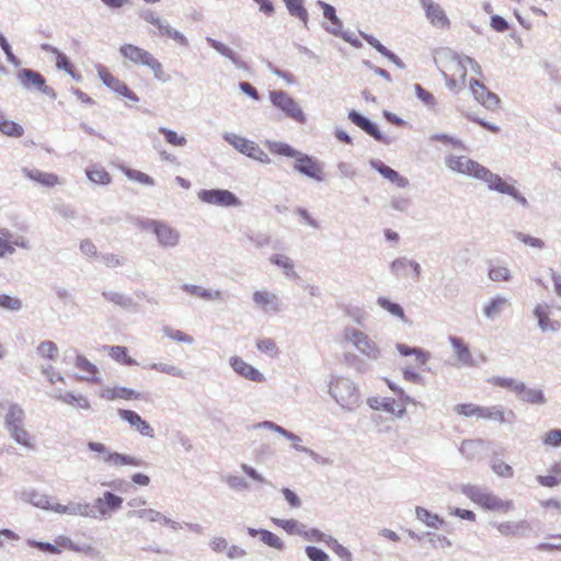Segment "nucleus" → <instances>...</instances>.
Listing matches in <instances>:
<instances>
[{"mask_svg":"<svg viewBox=\"0 0 561 561\" xmlns=\"http://www.w3.org/2000/svg\"><path fill=\"white\" fill-rule=\"evenodd\" d=\"M516 393L520 396V399L523 401L531 404H541L545 402V396L542 391L539 389H528L524 385V389L517 390Z\"/></svg>","mask_w":561,"mask_h":561,"instance_id":"nucleus-34","label":"nucleus"},{"mask_svg":"<svg viewBox=\"0 0 561 561\" xmlns=\"http://www.w3.org/2000/svg\"><path fill=\"white\" fill-rule=\"evenodd\" d=\"M289 13L294 16H297L299 20L307 25L308 22V12L304 7L302 0H284Z\"/></svg>","mask_w":561,"mask_h":561,"instance_id":"nucleus-35","label":"nucleus"},{"mask_svg":"<svg viewBox=\"0 0 561 561\" xmlns=\"http://www.w3.org/2000/svg\"><path fill=\"white\" fill-rule=\"evenodd\" d=\"M260 538L268 547L275 548L277 550L284 549V543L282 539L270 530L261 529Z\"/></svg>","mask_w":561,"mask_h":561,"instance_id":"nucleus-45","label":"nucleus"},{"mask_svg":"<svg viewBox=\"0 0 561 561\" xmlns=\"http://www.w3.org/2000/svg\"><path fill=\"white\" fill-rule=\"evenodd\" d=\"M225 138L241 153L263 163H268L271 161L268 154L265 153L254 141L234 134L227 135Z\"/></svg>","mask_w":561,"mask_h":561,"instance_id":"nucleus-8","label":"nucleus"},{"mask_svg":"<svg viewBox=\"0 0 561 561\" xmlns=\"http://www.w3.org/2000/svg\"><path fill=\"white\" fill-rule=\"evenodd\" d=\"M119 416L128 422L133 427L136 428L144 436H153V430L148 422L141 419L139 414L131 410H118Z\"/></svg>","mask_w":561,"mask_h":561,"instance_id":"nucleus-15","label":"nucleus"},{"mask_svg":"<svg viewBox=\"0 0 561 561\" xmlns=\"http://www.w3.org/2000/svg\"><path fill=\"white\" fill-rule=\"evenodd\" d=\"M489 277L493 282H506L511 278V273L505 266H494L490 268Z\"/></svg>","mask_w":561,"mask_h":561,"instance_id":"nucleus-51","label":"nucleus"},{"mask_svg":"<svg viewBox=\"0 0 561 561\" xmlns=\"http://www.w3.org/2000/svg\"><path fill=\"white\" fill-rule=\"evenodd\" d=\"M494 191H497V192L503 193V194L511 195L514 198H516L517 201H520L522 203L526 202V199L523 196L519 195L517 190L513 185L506 183L503 179L500 180V182L496 185V188Z\"/></svg>","mask_w":561,"mask_h":561,"instance_id":"nucleus-52","label":"nucleus"},{"mask_svg":"<svg viewBox=\"0 0 561 561\" xmlns=\"http://www.w3.org/2000/svg\"><path fill=\"white\" fill-rule=\"evenodd\" d=\"M294 168L301 174L313 179L316 181H323L324 171L323 165L316 158L308 154L298 153L295 160Z\"/></svg>","mask_w":561,"mask_h":561,"instance_id":"nucleus-9","label":"nucleus"},{"mask_svg":"<svg viewBox=\"0 0 561 561\" xmlns=\"http://www.w3.org/2000/svg\"><path fill=\"white\" fill-rule=\"evenodd\" d=\"M11 437L21 446L27 449H34L36 446L35 436H33L24 426L13 428L10 432Z\"/></svg>","mask_w":561,"mask_h":561,"instance_id":"nucleus-26","label":"nucleus"},{"mask_svg":"<svg viewBox=\"0 0 561 561\" xmlns=\"http://www.w3.org/2000/svg\"><path fill=\"white\" fill-rule=\"evenodd\" d=\"M268 148L271 152L285 156V157H297L298 152L291 148L289 145L284 142H268Z\"/></svg>","mask_w":561,"mask_h":561,"instance_id":"nucleus-46","label":"nucleus"},{"mask_svg":"<svg viewBox=\"0 0 561 561\" xmlns=\"http://www.w3.org/2000/svg\"><path fill=\"white\" fill-rule=\"evenodd\" d=\"M378 305L381 308H383L387 311H389L391 314L397 316V317H399L401 319L404 318V312H403V309L401 308L400 305L391 302L389 299L383 298V297H380L378 299Z\"/></svg>","mask_w":561,"mask_h":561,"instance_id":"nucleus-49","label":"nucleus"},{"mask_svg":"<svg viewBox=\"0 0 561 561\" xmlns=\"http://www.w3.org/2000/svg\"><path fill=\"white\" fill-rule=\"evenodd\" d=\"M85 175L95 185H108L112 183V175L110 172L99 163H92L87 167Z\"/></svg>","mask_w":561,"mask_h":561,"instance_id":"nucleus-17","label":"nucleus"},{"mask_svg":"<svg viewBox=\"0 0 561 561\" xmlns=\"http://www.w3.org/2000/svg\"><path fill=\"white\" fill-rule=\"evenodd\" d=\"M14 252V247L11 242V234L8 230L1 232L0 236V257Z\"/></svg>","mask_w":561,"mask_h":561,"instance_id":"nucleus-50","label":"nucleus"},{"mask_svg":"<svg viewBox=\"0 0 561 561\" xmlns=\"http://www.w3.org/2000/svg\"><path fill=\"white\" fill-rule=\"evenodd\" d=\"M415 93H416L417 98L421 101H423L425 104L433 105L435 103L434 95L430 91L422 88L420 84L415 85Z\"/></svg>","mask_w":561,"mask_h":561,"instance_id":"nucleus-62","label":"nucleus"},{"mask_svg":"<svg viewBox=\"0 0 561 561\" xmlns=\"http://www.w3.org/2000/svg\"><path fill=\"white\" fill-rule=\"evenodd\" d=\"M270 100L279 110H282L288 117L297 123L304 124L306 116L299 104L286 92L278 90L270 92Z\"/></svg>","mask_w":561,"mask_h":561,"instance_id":"nucleus-7","label":"nucleus"},{"mask_svg":"<svg viewBox=\"0 0 561 561\" xmlns=\"http://www.w3.org/2000/svg\"><path fill=\"white\" fill-rule=\"evenodd\" d=\"M256 347L267 354L271 357H276L278 355V347L274 340L272 339H262L256 342Z\"/></svg>","mask_w":561,"mask_h":561,"instance_id":"nucleus-48","label":"nucleus"},{"mask_svg":"<svg viewBox=\"0 0 561 561\" xmlns=\"http://www.w3.org/2000/svg\"><path fill=\"white\" fill-rule=\"evenodd\" d=\"M201 201L207 204L217 206H238L240 205L239 198L227 190H203L198 193Z\"/></svg>","mask_w":561,"mask_h":561,"instance_id":"nucleus-10","label":"nucleus"},{"mask_svg":"<svg viewBox=\"0 0 561 561\" xmlns=\"http://www.w3.org/2000/svg\"><path fill=\"white\" fill-rule=\"evenodd\" d=\"M119 54L136 66L148 67L157 80L163 82L169 80L162 64L150 51L137 45L126 43L119 47Z\"/></svg>","mask_w":561,"mask_h":561,"instance_id":"nucleus-2","label":"nucleus"},{"mask_svg":"<svg viewBox=\"0 0 561 561\" xmlns=\"http://www.w3.org/2000/svg\"><path fill=\"white\" fill-rule=\"evenodd\" d=\"M482 445V439H466L461 444L460 451L466 456H470L472 449H474L476 447H480Z\"/></svg>","mask_w":561,"mask_h":561,"instance_id":"nucleus-64","label":"nucleus"},{"mask_svg":"<svg viewBox=\"0 0 561 561\" xmlns=\"http://www.w3.org/2000/svg\"><path fill=\"white\" fill-rule=\"evenodd\" d=\"M343 339L368 357L376 358L379 354V348L376 343L360 330L347 327L343 331Z\"/></svg>","mask_w":561,"mask_h":561,"instance_id":"nucleus-5","label":"nucleus"},{"mask_svg":"<svg viewBox=\"0 0 561 561\" xmlns=\"http://www.w3.org/2000/svg\"><path fill=\"white\" fill-rule=\"evenodd\" d=\"M80 250L88 257H94L98 254L95 244L89 239L81 241Z\"/></svg>","mask_w":561,"mask_h":561,"instance_id":"nucleus-63","label":"nucleus"},{"mask_svg":"<svg viewBox=\"0 0 561 561\" xmlns=\"http://www.w3.org/2000/svg\"><path fill=\"white\" fill-rule=\"evenodd\" d=\"M348 118L352 123H354L356 126L365 130L369 136L374 137L377 140L381 139V134L374 123L362 116L355 111H351L348 114Z\"/></svg>","mask_w":561,"mask_h":561,"instance_id":"nucleus-24","label":"nucleus"},{"mask_svg":"<svg viewBox=\"0 0 561 561\" xmlns=\"http://www.w3.org/2000/svg\"><path fill=\"white\" fill-rule=\"evenodd\" d=\"M488 382L491 383L492 386H495V387L513 390L514 392H516L517 390H523L524 389V383L523 382H518V381H516L515 379H512V378L491 377V378L488 379Z\"/></svg>","mask_w":561,"mask_h":561,"instance_id":"nucleus-38","label":"nucleus"},{"mask_svg":"<svg viewBox=\"0 0 561 561\" xmlns=\"http://www.w3.org/2000/svg\"><path fill=\"white\" fill-rule=\"evenodd\" d=\"M446 165L455 172L462 173L466 175H470L473 178L478 176L479 169H481V164L469 159L466 156H449L446 159Z\"/></svg>","mask_w":561,"mask_h":561,"instance_id":"nucleus-11","label":"nucleus"},{"mask_svg":"<svg viewBox=\"0 0 561 561\" xmlns=\"http://www.w3.org/2000/svg\"><path fill=\"white\" fill-rule=\"evenodd\" d=\"M104 350L107 352V354L110 355V357L112 359H114L115 362H117L122 365L133 366V365L137 364L136 360H134L128 355V350L125 346H119V345L105 346Z\"/></svg>","mask_w":561,"mask_h":561,"instance_id":"nucleus-27","label":"nucleus"},{"mask_svg":"<svg viewBox=\"0 0 561 561\" xmlns=\"http://www.w3.org/2000/svg\"><path fill=\"white\" fill-rule=\"evenodd\" d=\"M37 353L42 358L53 360L58 355V348L54 342L44 341L37 346Z\"/></svg>","mask_w":561,"mask_h":561,"instance_id":"nucleus-44","label":"nucleus"},{"mask_svg":"<svg viewBox=\"0 0 561 561\" xmlns=\"http://www.w3.org/2000/svg\"><path fill=\"white\" fill-rule=\"evenodd\" d=\"M272 523L280 528H283L287 534H302L301 525L295 519H280V518H272Z\"/></svg>","mask_w":561,"mask_h":561,"instance_id":"nucleus-43","label":"nucleus"},{"mask_svg":"<svg viewBox=\"0 0 561 561\" xmlns=\"http://www.w3.org/2000/svg\"><path fill=\"white\" fill-rule=\"evenodd\" d=\"M54 53L56 54L57 68L65 70L73 79H76L78 81L81 80L80 73L76 70L75 66L70 62L69 58L65 54H62L56 49L54 50Z\"/></svg>","mask_w":561,"mask_h":561,"instance_id":"nucleus-32","label":"nucleus"},{"mask_svg":"<svg viewBox=\"0 0 561 561\" xmlns=\"http://www.w3.org/2000/svg\"><path fill=\"white\" fill-rule=\"evenodd\" d=\"M333 551L344 561H352V554L344 546L340 545L335 539L328 541Z\"/></svg>","mask_w":561,"mask_h":561,"instance_id":"nucleus-55","label":"nucleus"},{"mask_svg":"<svg viewBox=\"0 0 561 561\" xmlns=\"http://www.w3.org/2000/svg\"><path fill=\"white\" fill-rule=\"evenodd\" d=\"M230 364L236 373L240 376L255 382L264 381V376L252 365L244 362L241 357L234 356L230 359Z\"/></svg>","mask_w":561,"mask_h":561,"instance_id":"nucleus-14","label":"nucleus"},{"mask_svg":"<svg viewBox=\"0 0 561 561\" xmlns=\"http://www.w3.org/2000/svg\"><path fill=\"white\" fill-rule=\"evenodd\" d=\"M253 301L256 306L261 307L263 310H278V300L277 296L267 290H256L253 293Z\"/></svg>","mask_w":561,"mask_h":561,"instance_id":"nucleus-23","label":"nucleus"},{"mask_svg":"<svg viewBox=\"0 0 561 561\" xmlns=\"http://www.w3.org/2000/svg\"><path fill=\"white\" fill-rule=\"evenodd\" d=\"M18 78L22 85L27 89L34 87L39 91L46 90V81L44 77L37 71L31 69H22L19 72Z\"/></svg>","mask_w":561,"mask_h":561,"instance_id":"nucleus-19","label":"nucleus"},{"mask_svg":"<svg viewBox=\"0 0 561 561\" xmlns=\"http://www.w3.org/2000/svg\"><path fill=\"white\" fill-rule=\"evenodd\" d=\"M378 171L380 174H382L386 179L390 180L391 182H399L401 184L404 183V179L399 175L397 171L391 169L388 165L381 164L378 167Z\"/></svg>","mask_w":561,"mask_h":561,"instance_id":"nucleus-56","label":"nucleus"},{"mask_svg":"<svg viewBox=\"0 0 561 561\" xmlns=\"http://www.w3.org/2000/svg\"><path fill=\"white\" fill-rule=\"evenodd\" d=\"M492 469L497 476L503 478H508L513 476L512 467L503 461L493 463Z\"/></svg>","mask_w":561,"mask_h":561,"instance_id":"nucleus-60","label":"nucleus"},{"mask_svg":"<svg viewBox=\"0 0 561 561\" xmlns=\"http://www.w3.org/2000/svg\"><path fill=\"white\" fill-rule=\"evenodd\" d=\"M25 413L22 408L16 404H11L4 414V425L9 433L13 428L20 427L24 424Z\"/></svg>","mask_w":561,"mask_h":561,"instance_id":"nucleus-21","label":"nucleus"},{"mask_svg":"<svg viewBox=\"0 0 561 561\" xmlns=\"http://www.w3.org/2000/svg\"><path fill=\"white\" fill-rule=\"evenodd\" d=\"M183 290L207 300H217L221 298V293L219 290H208L195 285H183Z\"/></svg>","mask_w":561,"mask_h":561,"instance_id":"nucleus-31","label":"nucleus"},{"mask_svg":"<svg viewBox=\"0 0 561 561\" xmlns=\"http://www.w3.org/2000/svg\"><path fill=\"white\" fill-rule=\"evenodd\" d=\"M23 307V302L19 297L0 294V309L5 311H19Z\"/></svg>","mask_w":561,"mask_h":561,"instance_id":"nucleus-40","label":"nucleus"},{"mask_svg":"<svg viewBox=\"0 0 561 561\" xmlns=\"http://www.w3.org/2000/svg\"><path fill=\"white\" fill-rule=\"evenodd\" d=\"M416 517L424 523L426 526L438 529L444 525V519L436 514L431 513L424 507H416Z\"/></svg>","mask_w":561,"mask_h":561,"instance_id":"nucleus-30","label":"nucleus"},{"mask_svg":"<svg viewBox=\"0 0 561 561\" xmlns=\"http://www.w3.org/2000/svg\"><path fill=\"white\" fill-rule=\"evenodd\" d=\"M271 262L279 267H282L287 275L294 273V264L288 256L285 255H274L271 257Z\"/></svg>","mask_w":561,"mask_h":561,"instance_id":"nucleus-54","label":"nucleus"},{"mask_svg":"<svg viewBox=\"0 0 561 561\" xmlns=\"http://www.w3.org/2000/svg\"><path fill=\"white\" fill-rule=\"evenodd\" d=\"M57 399L69 405H77L80 409L88 410L90 409L89 400L83 396H75L71 392H65L57 397Z\"/></svg>","mask_w":561,"mask_h":561,"instance_id":"nucleus-36","label":"nucleus"},{"mask_svg":"<svg viewBox=\"0 0 561 561\" xmlns=\"http://www.w3.org/2000/svg\"><path fill=\"white\" fill-rule=\"evenodd\" d=\"M104 396L110 400H113V399L131 400V399H138L140 397L139 393L135 392L131 389L124 388V387L107 389V390H105Z\"/></svg>","mask_w":561,"mask_h":561,"instance_id":"nucleus-37","label":"nucleus"},{"mask_svg":"<svg viewBox=\"0 0 561 561\" xmlns=\"http://www.w3.org/2000/svg\"><path fill=\"white\" fill-rule=\"evenodd\" d=\"M477 179L484 181L491 190H495L496 185L499 184L502 178L499 176L497 174L492 173L486 168L481 167V169H479Z\"/></svg>","mask_w":561,"mask_h":561,"instance_id":"nucleus-47","label":"nucleus"},{"mask_svg":"<svg viewBox=\"0 0 561 561\" xmlns=\"http://www.w3.org/2000/svg\"><path fill=\"white\" fill-rule=\"evenodd\" d=\"M508 306V301L506 298L503 297H496L492 299L485 307L483 308V313L488 318H494L497 314H500L505 307Z\"/></svg>","mask_w":561,"mask_h":561,"instance_id":"nucleus-33","label":"nucleus"},{"mask_svg":"<svg viewBox=\"0 0 561 561\" xmlns=\"http://www.w3.org/2000/svg\"><path fill=\"white\" fill-rule=\"evenodd\" d=\"M154 234L162 247H174L178 244L180 238L174 229L163 222L157 226Z\"/></svg>","mask_w":561,"mask_h":561,"instance_id":"nucleus-22","label":"nucleus"},{"mask_svg":"<svg viewBox=\"0 0 561 561\" xmlns=\"http://www.w3.org/2000/svg\"><path fill=\"white\" fill-rule=\"evenodd\" d=\"M543 443L550 446H558L561 444V430H551L546 433Z\"/></svg>","mask_w":561,"mask_h":561,"instance_id":"nucleus-61","label":"nucleus"},{"mask_svg":"<svg viewBox=\"0 0 561 561\" xmlns=\"http://www.w3.org/2000/svg\"><path fill=\"white\" fill-rule=\"evenodd\" d=\"M160 133L165 137V140L172 146H184L186 144L185 137L178 135L173 130L160 128Z\"/></svg>","mask_w":561,"mask_h":561,"instance_id":"nucleus-53","label":"nucleus"},{"mask_svg":"<svg viewBox=\"0 0 561 561\" xmlns=\"http://www.w3.org/2000/svg\"><path fill=\"white\" fill-rule=\"evenodd\" d=\"M306 554L308 556V558L311 561H328L329 560L328 554L323 550H321L317 547H312V546H309L306 548Z\"/></svg>","mask_w":561,"mask_h":561,"instance_id":"nucleus-58","label":"nucleus"},{"mask_svg":"<svg viewBox=\"0 0 561 561\" xmlns=\"http://www.w3.org/2000/svg\"><path fill=\"white\" fill-rule=\"evenodd\" d=\"M23 173L30 180L45 186V187H54L60 184V180L57 174L43 172L37 169H24Z\"/></svg>","mask_w":561,"mask_h":561,"instance_id":"nucleus-18","label":"nucleus"},{"mask_svg":"<svg viewBox=\"0 0 561 561\" xmlns=\"http://www.w3.org/2000/svg\"><path fill=\"white\" fill-rule=\"evenodd\" d=\"M0 131L10 137H21L24 133V129L13 121L0 118Z\"/></svg>","mask_w":561,"mask_h":561,"instance_id":"nucleus-41","label":"nucleus"},{"mask_svg":"<svg viewBox=\"0 0 561 561\" xmlns=\"http://www.w3.org/2000/svg\"><path fill=\"white\" fill-rule=\"evenodd\" d=\"M75 366L82 373H84L83 376L78 377L79 380H85V381H99L98 374L99 369L98 367L91 363L85 356L83 355H77L75 360Z\"/></svg>","mask_w":561,"mask_h":561,"instance_id":"nucleus-20","label":"nucleus"},{"mask_svg":"<svg viewBox=\"0 0 561 561\" xmlns=\"http://www.w3.org/2000/svg\"><path fill=\"white\" fill-rule=\"evenodd\" d=\"M162 332L165 336L179 343L191 344L194 341V339L190 334L168 325L163 327Z\"/></svg>","mask_w":561,"mask_h":561,"instance_id":"nucleus-42","label":"nucleus"},{"mask_svg":"<svg viewBox=\"0 0 561 561\" xmlns=\"http://www.w3.org/2000/svg\"><path fill=\"white\" fill-rule=\"evenodd\" d=\"M96 71L100 80L110 90L131 102L139 101L137 94L134 91H131L123 80H121L117 76L110 71L108 68H106L103 65H99L96 66Z\"/></svg>","mask_w":561,"mask_h":561,"instance_id":"nucleus-6","label":"nucleus"},{"mask_svg":"<svg viewBox=\"0 0 561 561\" xmlns=\"http://www.w3.org/2000/svg\"><path fill=\"white\" fill-rule=\"evenodd\" d=\"M534 314L538 320V325L543 331L556 330L558 322L551 321L549 318V307L547 305H537L534 309Z\"/></svg>","mask_w":561,"mask_h":561,"instance_id":"nucleus-29","label":"nucleus"},{"mask_svg":"<svg viewBox=\"0 0 561 561\" xmlns=\"http://www.w3.org/2000/svg\"><path fill=\"white\" fill-rule=\"evenodd\" d=\"M150 369L157 370V371H160V373H164V374H168V375H171V376H176V377H181L182 376V371L178 367H175L173 365L152 364L150 366Z\"/></svg>","mask_w":561,"mask_h":561,"instance_id":"nucleus-57","label":"nucleus"},{"mask_svg":"<svg viewBox=\"0 0 561 561\" xmlns=\"http://www.w3.org/2000/svg\"><path fill=\"white\" fill-rule=\"evenodd\" d=\"M119 169L129 180L139 182L145 185H153L154 184L153 179L141 171L129 169L124 165H122Z\"/></svg>","mask_w":561,"mask_h":561,"instance_id":"nucleus-39","label":"nucleus"},{"mask_svg":"<svg viewBox=\"0 0 561 561\" xmlns=\"http://www.w3.org/2000/svg\"><path fill=\"white\" fill-rule=\"evenodd\" d=\"M157 27L159 28L161 35L179 41L180 43L185 42V37L178 31L172 30L169 26L163 25L162 23H160V26Z\"/></svg>","mask_w":561,"mask_h":561,"instance_id":"nucleus-59","label":"nucleus"},{"mask_svg":"<svg viewBox=\"0 0 561 561\" xmlns=\"http://www.w3.org/2000/svg\"><path fill=\"white\" fill-rule=\"evenodd\" d=\"M123 499L112 492H105L102 497L95 500V507L101 515H107L112 511L119 508Z\"/></svg>","mask_w":561,"mask_h":561,"instance_id":"nucleus-16","label":"nucleus"},{"mask_svg":"<svg viewBox=\"0 0 561 561\" xmlns=\"http://www.w3.org/2000/svg\"><path fill=\"white\" fill-rule=\"evenodd\" d=\"M461 492L474 504L483 510L507 513L514 508V503L511 500H502L495 494L481 489L478 485L466 484L462 485Z\"/></svg>","mask_w":561,"mask_h":561,"instance_id":"nucleus-3","label":"nucleus"},{"mask_svg":"<svg viewBox=\"0 0 561 561\" xmlns=\"http://www.w3.org/2000/svg\"><path fill=\"white\" fill-rule=\"evenodd\" d=\"M104 461H106L115 467H122V466L139 467L142 465L140 459L133 457V456L123 455L119 453H108L106 455V457L104 458Z\"/></svg>","mask_w":561,"mask_h":561,"instance_id":"nucleus-28","label":"nucleus"},{"mask_svg":"<svg viewBox=\"0 0 561 561\" xmlns=\"http://www.w3.org/2000/svg\"><path fill=\"white\" fill-rule=\"evenodd\" d=\"M468 67L477 72L480 71V66L469 57L453 54L445 58L442 72L449 89L455 90L466 84Z\"/></svg>","mask_w":561,"mask_h":561,"instance_id":"nucleus-1","label":"nucleus"},{"mask_svg":"<svg viewBox=\"0 0 561 561\" xmlns=\"http://www.w3.org/2000/svg\"><path fill=\"white\" fill-rule=\"evenodd\" d=\"M454 411L462 417H476L500 424L506 423V412L497 405L483 407L472 402L458 403L454 407Z\"/></svg>","mask_w":561,"mask_h":561,"instance_id":"nucleus-4","label":"nucleus"},{"mask_svg":"<svg viewBox=\"0 0 561 561\" xmlns=\"http://www.w3.org/2000/svg\"><path fill=\"white\" fill-rule=\"evenodd\" d=\"M470 89L476 100L486 108L493 110L499 105V98L494 93L490 92L485 85L480 83L478 80L470 82Z\"/></svg>","mask_w":561,"mask_h":561,"instance_id":"nucleus-13","label":"nucleus"},{"mask_svg":"<svg viewBox=\"0 0 561 561\" xmlns=\"http://www.w3.org/2000/svg\"><path fill=\"white\" fill-rule=\"evenodd\" d=\"M449 342L454 348V352L458 360L463 365L472 366L474 360L471 356L469 347L465 344V342L457 336H450Z\"/></svg>","mask_w":561,"mask_h":561,"instance_id":"nucleus-25","label":"nucleus"},{"mask_svg":"<svg viewBox=\"0 0 561 561\" xmlns=\"http://www.w3.org/2000/svg\"><path fill=\"white\" fill-rule=\"evenodd\" d=\"M421 4L425 11L426 18L431 24L438 28H448L450 21L443 8L432 0H421Z\"/></svg>","mask_w":561,"mask_h":561,"instance_id":"nucleus-12","label":"nucleus"}]
</instances>
